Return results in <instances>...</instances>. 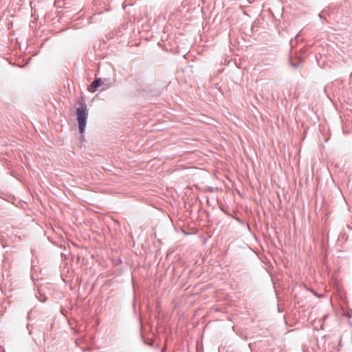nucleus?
Masks as SVG:
<instances>
[{
	"label": "nucleus",
	"mask_w": 352,
	"mask_h": 352,
	"mask_svg": "<svg viewBox=\"0 0 352 352\" xmlns=\"http://www.w3.org/2000/svg\"><path fill=\"white\" fill-rule=\"evenodd\" d=\"M76 117L80 133H82L85 131L88 117V111L86 105L82 104L80 107L77 108Z\"/></svg>",
	"instance_id": "nucleus-1"
},
{
	"label": "nucleus",
	"mask_w": 352,
	"mask_h": 352,
	"mask_svg": "<svg viewBox=\"0 0 352 352\" xmlns=\"http://www.w3.org/2000/svg\"><path fill=\"white\" fill-rule=\"evenodd\" d=\"M102 85V81L100 78H97L93 81L88 88L89 91L94 93L96 89Z\"/></svg>",
	"instance_id": "nucleus-2"
}]
</instances>
